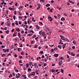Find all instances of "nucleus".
<instances>
[{
  "label": "nucleus",
  "instance_id": "nucleus-53",
  "mask_svg": "<svg viewBox=\"0 0 79 79\" xmlns=\"http://www.w3.org/2000/svg\"><path fill=\"white\" fill-rule=\"evenodd\" d=\"M23 54H24V52H22L21 53V55H23Z\"/></svg>",
  "mask_w": 79,
  "mask_h": 79
},
{
  "label": "nucleus",
  "instance_id": "nucleus-41",
  "mask_svg": "<svg viewBox=\"0 0 79 79\" xmlns=\"http://www.w3.org/2000/svg\"><path fill=\"white\" fill-rule=\"evenodd\" d=\"M37 6H40V4L38 3Z\"/></svg>",
  "mask_w": 79,
  "mask_h": 79
},
{
  "label": "nucleus",
  "instance_id": "nucleus-22",
  "mask_svg": "<svg viewBox=\"0 0 79 79\" xmlns=\"http://www.w3.org/2000/svg\"><path fill=\"white\" fill-rule=\"evenodd\" d=\"M35 37H36V35L35 34L32 36V38H35Z\"/></svg>",
  "mask_w": 79,
  "mask_h": 79
},
{
  "label": "nucleus",
  "instance_id": "nucleus-23",
  "mask_svg": "<svg viewBox=\"0 0 79 79\" xmlns=\"http://www.w3.org/2000/svg\"><path fill=\"white\" fill-rule=\"evenodd\" d=\"M14 48V47H13V45H12L11 46V47H10V50L13 49Z\"/></svg>",
  "mask_w": 79,
  "mask_h": 79
},
{
  "label": "nucleus",
  "instance_id": "nucleus-16",
  "mask_svg": "<svg viewBox=\"0 0 79 79\" xmlns=\"http://www.w3.org/2000/svg\"><path fill=\"white\" fill-rule=\"evenodd\" d=\"M58 47V48H60V49H61V46L59 45L57 46Z\"/></svg>",
  "mask_w": 79,
  "mask_h": 79
},
{
  "label": "nucleus",
  "instance_id": "nucleus-35",
  "mask_svg": "<svg viewBox=\"0 0 79 79\" xmlns=\"http://www.w3.org/2000/svg\"><path fill=\"white\" fill-rule=\"evenodd\" d=\"M9 9L11 11V10H12V8H11V7H9Z\"/></svg>",
  "mask_w": 79,
  "mask_h": 79
},
{
  "label": "nucleus",
  "instance_id": "nucleus-19",
  "mask_svg": "<svg viewBox=\"0 0 79 79\" xmlns=\"http://www.w3.org/2000/svg\"><path fill=\"white\" fill-rule=\"evenodd\" d=\"M15 22H16V23H15V24H16V25H18V21H15Z\"/></svg>",
  "mask_w": 79,
  "mask_h": 79
},
{
  "label": "nucleus",
  "instance_id": "nucleus-33",
  "mask_svg": "<svg viewBox=\"0 0 79 79\" xmlns=\"http://www.w3.org/2000/svg\"><path fill=\"white\" fill-rule=\"evenodd\" d=\"M73 43L74 44H76V41L74 40H73Z\"/></svg>",
  "mask_w": 79,
  "mask_h": 79
},
{
  "label": "nucleus",
  "instance_id": "nucleus-6",
  "mask_svg": "<svg viewBox=\"0 0 79 79\" xmlns=\"http://www.w3.org/2000/svg\"><path fill=\"white\" fill-rule=\"evenodd\" d=\"M16 30L18 32H20L21 31V30L19 29V28L18 27L16 28Z\"/></svg>",
  "mask_w": 79,
  "mask_h": 79
},
{
  "label": "nucleus",
  "instance_id": "nucleus-37",
  "mask_svg": "<svg viewBox=\"0 0 79 79\" xmlns=\"http://www.w3.org/2000/svg\"><path fill=\"white\" fill-rule=\"evenodd\" d=\"M51 51L52 52H54V50H53V49H52Z\"/></svg>",
  "mask_w": 79,
  "mask_h": 79
},
{
  "label": "nucleus",
  "instance_id": "nucleus-59",
  "mask_svg": "<svg viewBox=\"0 0 79 79\" xmlns=\"http://www.w3.org/2000/svg\"><path fill=\"white\" fill-rule=\"evenodd\" d=\"M3 24H4V22H2V23L1 24V25L2 26V25H3Z\"/></svg>",
  "mask_w": 79,
  "mask_h": 79
},
{
  "label": "nucleus",
  "instance_id": "nucleus-34",
  "mask_svg": "<svg viewBox=\"0 0 79 79\" xmlns=\"http://www.w3.org/2000/svg\"><path fill=\"white\" fill-rule=\"evenodd\" d=\"M41 58H45V56H44V55H43L41 57Z\"/></svg>",
  "mask_w": 79,
  "mask_h": 79
},
{
  "label": "nucleus",
  "instance_id": "nucleus-52",
  "mask_svg": "<svg viewBox=\"0 0 79 79\" xmlns=\"http://www.w3.org/2000/svg\"><path fill=\"white\" fill-rule=\"evenodd\" d=\"M24 23L25 24H27V22L26 21H25Z\"/></svg>",
  "mask_w": 79,
  "mask_h": 79
},
{
  "label": "nucleus",
  "instance_id": "nucleus-43",
  "mask_svg": "<svg viewBox=\"0 0 79 79\" xmlns=\"http://www.w3.org/2000/svg\"><path fill=\"white\" fill-rule=\"evenodd\" d=\"M40 29L39 27L38 26L37 27H36V29Z\"/></svg>",
  "mask_w": 79,
  "mask_h": 79
},
{
  "label": "nucleus",
  "instance_id": "nucleus-56",
  "mask_svg": "<svg viewBox=\"0 0 79 79\" xmlns=\"http://www.w3.org/2000/svg\"><path fill=\"white\" fill-rule=\"evenodd\" d=\"M64 16H67V15H66V14L65 13H64Z\"/></svg>",
  "mask_w": 79,
  "mask_h": 79
},
{
  "label": "nucleus",
  "instance_id": "nucleus-21",
  "mask_svg": "<svg viewBox=\"0 0 79 79\" xmlns=\"http://www.w3.org/2000/svg\"><path fill=\"white\" fill-rule=\"evenodd\" d=\"M5 55H6V54H3L2 55V57H4V56H5Z\"/></svg>",
  "mask_w": 79,
  "mask_h": 79
},
{
  "label": "nucleus",
  "instance_id": "nucleus-44",
  "mask_svg": "<svg viewBox=\"0 0 79 79\" xmlns=\"http://www.w3.org/2000/svg\"><path fill=\"white\" fill-rule=\"evenodd\" d=\"M63 32V30H59V32Z\"/></svg>",
  "mask_w": 79,
  "mask_h": 79
},
{
  "label": "nucleus",
  "instance_id": "nucleus-48",
  "mask_svg": "<svg viewBox=\"0 0 79 79\" xmlns=\"http://www.w3.org/2000/svg\"><path fill=\"white\" fill-rule=\"evenodd\" d=\"M40 6H39L37 8V10H39V9H40Z\"/></svg>",
  "mask_w": 79,
  "mask_h": 79
},
{
  "label": "nucleus",
  "instance_id": "nucleus-2",
  "mask_svg": "<svg viewBox=\"0 0 79 79\" xmlns=\"http://www.w3.org/2000/svg\"><path fill=\"white\" fill-rule=\"evenodd\" d=\"M60 36L62 40H64V41L65 40V39H64V36H63L60 35Z\"/></svg>",
  "mask_w": 79,
  "mask_h": 79
},
{
  "label": "nucleus",
  "instance_id": "nucleus-46",
  "mask_svg": "<svg viewBox=\"0 0 79 79\" xmlns=\"http://www.w3.org/2000/svg\"><path fill=\"white\" fill-rule=\"evenodd\" d=\"M40 2H44L45 1L44 0H40Z\"/></svg>",
  "mask_w": 79,
  "mask_h": 79
},
{
  "label": "nucleus",
  "instance_id": "nucleus-63",
  "mask_svg": "<svg viewBox=\"0 0 79 79\" xmlns=\"http://www.w3.org/2000/svg\"><path fill=\"white\" fill-rule=\"evenodd\" d=\"M12 26H15V23H12Z\"/></svg>",
  "mask_w": 79,
  "mask_h": 79
},
{
  "label": "nucleus",
  "instance_id": "nucleus-30",
  "mask_svg": "<svg viewBox=\"0 0 79 79\" xmlns=\"http://www.w3.org/2000/svg\"><path fill=\"white\" fill-rule=\"evenodd\" d=\"M19 58L20 59H21V58H23V56H19Z\"/></svg>",
  "mask_w": 79,
  "mask_h": 79
},
{
  "label": "nucleus",
  "instance_id": "nucleus-31",
  "mask_svg": "<svg viewBox=\"0 0 79 79\" xmlns=\"http://www.w3.org/2000/svg\"><path fill=\"white\" fill-rule=\"evenodd\" d=\"M19 15H22V13H21V12H19Z\"/></svg>",
  "mask_w": 79,
  "mask_h": 79
},
{
  "label": "nucleus",
  "instance_id": "nucleus-3",
  "mask_svg": "<svg viewBox=\"0 0 79 79\" xmlns=\"http://www.w3.org/2000/svg\"><path fill=\"white\" fill-rule=\"evenodd\" d=\"M63 63V61L62 60H60L59 62V65L60 66H61V64Z\"/></svg>",
  "mask_w": 79,
  "mask_h": 79
},
{
  "label": "nucleus",
  "instance_id": "nucleus-55",
  "mask_svg": "<svg viewBox=\"0 0 79 79\" xmlns=\"http://www.w3.org/2000/svg\"><path fill=\"white\" fill-rule=\"evenodd\" d=\"M29 32H32V31H33V30H29Z\"/></svg>",
  "mask_w": 79,
  "mask_h": 79
},
{
  "label": "nucleus",
  "instance_id": "nucleus-62",
  "mask_svg": "<svg viewBox=\"0 0 79 79\" xmlns=\"http://www.w3.org/2000/svg\"><path fill=\"white\" fill-rule=\"evenodd\" d=\"M14 29H13L12 30V32H14Z\"/></svg>",
  "mask_w": 79,
  "mask_h": 79
},
{
  "label": "nucleus",
  "instance_id": "nucleus-57",
  "mask_svg": "<svg viewBox=\"0 0 79 79\" xmlns=\"http://www.w3.org/2000/svg\"><path fill=\"white\" fill-rule=\"evenodd\" d=\"M69 76H70V77H71V75L70 74H68Z\"/></svg>",
  "mask_w": 79,
  "mask_h": 79
},
{
  "label": "nucleus",
  "instance_id": "nucleus-24",
  "mask_svg": "<svg viewBox=\"0 0 79 79\" xmlns=\"http://www.w3.org/2000/svg\"><path fill=\"white\" fill-rule=\"evenodd\" d=\"M13 18L14 20H15V19L16 18V16H15V15H14Z\"/></svg>",
  "mask_w": 79,
  "mask_h": 79
},
{
  "label": "nucleus",
  "instance_id": "nucleus-8",
  "mask_svg": "<svg viewBox=\"0 0 79 79\" xmlns=\"http://www.w3.org/2000/svg\"><path fill=\"white\" fill-rule=\"evenodd\" d=\"M61 21H64L65 19L64 17H62L61 19Z\"/></svg>",
  "mask_w": 79,
  "mask_h": 79
},
{
  "label": "nucleus",
  "instance_id": "nucleus-39",
  "mask_svg": "<svg viewBox=\"0 0 79 79\" xmlns=\"http://www.w3.org/2000/svg\"><path fill=\"white\" fill-rule=\"evenodd\" d=\"M37 47H38V46L35 45V48H37Z\"/></svg>",
  "mask_w": 79,
  "mask_h": 79
},
{
  "label": "nucleus",
  "instance_id": "nucleus-29",
  "mask_svg": "<svg viewBox=\"0 0 79 79\" xmlns=\"http://www.w3.org/2000/svg\"><path fill=\"white\" fill-rule=\"evenodd\" d=\"M54 50L55 51L56 50H58V48H55L54 49Z\"/></svg>",
  "mask_w": 79,
  "mask_h": 79
},
{
  "label": "nucleus",
  "instance_id": "nucleus-15",
  "mask_svg": "<svg viewBox=\"0 0 79 79\" xmlns=\"http://www.w3.org/2000/svg\"><path fill=\"white\" fill-rule=\"evenodd\" d=\"M23 77H24V79H26L27 78V77H26V75H24L23 76Z\"/></svg>",
  "mask_w": 79,
  "mask_h": 79
},
{
  "label": "nucleus",
  "instance_id": "nucleus-51",
  "mask_svg": "<svg viewBox=\"0 0 79 79\" xmlns=\"http://www.w3.org/2000/svg\"><path fill=\"white\" fill-rule=\"evenodd\" d=\"M53 10V9H51L50 11V12H52V10Z\"/></svg>",
  "mask_w": 79,
  "mask_h": 79
},
{
  "label": "nucleus",
  "instance_id": "nucleus-28",
  "mask_svg": "<svg viewBox=\"0 0 79 79\" xmlns=\"http://www.w3.org/2000/svg\"><path fill=\"white\" fill-rule=\"evenodd\" d=\"M40 53H41V54L44 53V52L43 51H41L40 52Z\"/></svg>",
  "mask_w": 79,
  "mask_h": 79
},
{
  "label": "nucleus",
  "instance_id": "nucleus-12",
  "mask_svg": "<svg viewBox=\"0 0 79 79\" xmlns=\"http://www.w3.org/2000/svg\"><path fill=\"white\" fill-rule=\"evenodd\" d=\"M9 32H10V31L7 30L5 31V32H6V34H9Z\"/></svg>",
  "mask_w": 79,
  "mask_h": 79
},
{
  "label": "nucleus",
  "instance_id": "nucleus-32",
  "mask_svg": "<svg viewBox=\"0 0 79 79\" xmlns=\"http://www.w3.org/2000/svg\"><path fill=\"white\" fill-rule=\"evenodd\" d=\"M22 61V60H20L19 61V63H23V62H21Z\"/></svg>",
  "mask_w": 79,
  "mask_h": 79
},
{
  "label": "nucleus",
  "instance_id": "nucleus-38",
  "mask_svg": "<svg viewBox=\"0 0 79 79\" xmlns=\"http://www.w3.org/2000/svg\"><path fill=\"white\" fill-rule=\"evenodd\" d=\"M14 56H15V57L16 58H17V55H16V54H15L14 55Z\"/></svg>",
  "mask_w": 79,
  "mask_h": 79
},
{
  "label": "nucleus",
  "instance_id": "nucleus-64",
  "mask_svg": "<svg viewBox=\"0 0 79 79\" xmlns=\"http://www.w3.org/2000/svg\"><path fill=\"white\" fill-rule=\"evenodd\" d=\"M32 27V26H30V27H29V29H31Z\"/></svg>",
  "mask_w": 79,
  "mask_h": 79
},
{
  "label": "nucleus",
  "instance_id": "nucleus-61",
  "mask_svg": "<svg viewBox=\"0 0 79 79\" xmlns=\"http://www.w3.org/2000/svg\"><path fill=\"white\" fill-rule=\"evenodd\" d=\"M1 37L2 39H3V35H2L1 36Z\"/></svg>",
  "mask_w": 79,
  "mask_h": 79
},
{
  "label": "nucleus",
  "instance_id": "nucleus-50",
  "mask_svg": "<svg viewBox=\"0 0 79 79\" xmlns=\"http://www.w3.org/2000/svg\"><path fill=\"white\" fill-rule=\"evenodd\" d=\"M18 5V3L16 2L15 3V6H17Z\"/></svg>",
  "mask_w": 79,
  "mask_h": 79
},
{
  "label": "nucleus",
  "instance_id": "nucleus-1",
  "mask_svg": "<svg viewBox=\"0 0 79 79\" xmlns=\"http://www.w3.org/2000/svg\"><path fill=\"white\" fill-rule=\"evenodd\" d=\"M11 22L10 21H7L5 23L6 26H10Z\"/></svg>",
  "mask_w": 79,
  "mask_h": 79
},
{
  "label": "nucleus",
  "instance_id": "nucleus-14",
  "mask_svg": "<svg viewBox=\"0 0 79 79\" xmlns=\"http://www.w3.org/2000/svg\"><path fill=\"white\" fill-rule=\"evenodd\" d=\"M65 41H66V42H69V40H68L67 38L65 39Z\"/></svg>",
  "mask_w": 79,
  "mask_h": 79
},
{
  "label": "nucleus",
  "instance_id": "nucleus-27",
  "mask_svg": "<svg viewBox=\"0 0 79 79\" xmlns=\"http://www.w3.org/2000/svg\"><path fill=\"white\" fill-rule=\"evenodd\" d=\"M2 50L4 52H6V49H3Z\"/></svg>",
  "mask_w": 79,
  "mask_h": 79
},
{
  "label": "nucleus",
  "instance_id": "nucleus-18",
  "mask_svg": "<svg viewBox=\"0 0 79 79\" xmlns=\"http://www.w3.org/2000/svg\"><path fill=\"white\" fill-rule=\"evenodd\" d=\"M52 73H55V70H54L53 69H52Z\"/></svg>",
  "mask_w": 79,
  "mask_h": 79
},
{
  "label": "nucleus",
  "instance_id": "nucleus-25",
  "mask_svg": "<svg viewBox=\"0 0 79 79\" xmlns=\"http://www.w3.org/2000/svg\"><path fill=\"white\" fill-rule=\"evenodd\" d=\"M61 72L62 73H63L64 71L63 69H61Z\"/></svg>",
  "mask_w": 79,
  "mask_h": 79
},
{
  "label": "nucleus",
  "instance_id": "nucleus-13",
  "mask_svg": "<svg viewBox=\"0 0 79 79\" xmlns=\"http://www.w3.org/2000/svg\"><path fill=\"white\" fill-rule=\"evenodd\" d=\"M50 6V5L49 4H47L46 5V7H48V6Z\"/></svg>",
  "mask_w": 79,
  "mask_h": 79
},
{
  "label": "nucleus",
  "instance_id": "nucleus-4",
  "mask_svg": "<svg viewBox=\"0 0 79 79\" xmlns=\"http://www.w3.org/2000/svg\"><path fill=\"white\" fill-rule=\"evenodd\" d=\"M59 54H54V56L55 57H57L58 56Z\"/></svg>",
  "mask_w": 79,
  "mask_h": 79
},
{
  "label": "nucleus",
  "instance_id": "nucleus-7",
  "mask_svg": "<svg viewBox=\"0 0 79 79\" xmlns=\"http://www.w3.org/2000/svg\"><path fill=\"white\" fill-rule=\"evenodd\" d=\"M71 55L72 56H75V54H73V52H71Z\"/></svg>",
  "mask_w": 79,
  "mask_h": 79
},
{
  "label": "nucleus",
  "instance_id": "nucleus-49",
  "mask_svg": "<svg viewBox=\"0 0 79 79\" xmlns=\"http://www.w3.org/2000/svg\"><path fill=\"white\" fill-rule=\"evenodd\" d=\"M44 66H47V64L46 63L44 64Z\"/></svg>",
  "mask_w": 79,
  "mask_h": 79
},
{
  "label": "nucleus",
  "instance_id": "nucleus-5",
  "mask_svg": "<svg viewBox=\"0 0 79 79\" xmlns=\"http://www.w3.org/2000/svg\"><path fill=\"white\" fill-rule=\"evenodd\" d=\"M37 64V63H35L34 64V65L35 66V68L36 67V68H38V65H37V64Z\"/></svg>",
  "mask_w": 79,
  "mask_h": 79
},
{
  "label": "nucleus",
  "instance_id": "nucleus-60",
  "mask_svg": "<svg viewBox=\"0 0 79 79\" xmlns=\"http://www.w3.org/2000/svg\"><path fill=\"white\" fill-rule=\"evenodd\" d=\"M67 58H69V56L68 55H67Z\"/></svg>",
  "mask_w": 79,
  "mask_h": 79
},
{
  "label": "nucleus",
  "instance_id": "nucleus-47",
  "mask_svg": "<svg viewBox=\"0 0 79 79\" xmlns=\"http://www.w3.org/2000/svg\"><path fill=\"white\" fill-rule=\"evenodd\" d=\"M15 71H16V72H17V73H18V70L16 69L15 70Z\"/></svg>",
  "mask_w": 79,
  "mask_h": 79
},
{
  "label": "nucleus",
  "instance_id": "nucleus-45",
  "mask_svg": "<svg viewBox=\"0 0 79 79\" xmlns=\"http://www.w3.org/2000/svg\"><path fill=\"white\" fill-rule=\"evenodd\" d=\"M39 23H40V24H41L42 25H43V24H44L42 22H39Z\"/></svg>",
  "mask_w": 79,
  "mask_h": 79
},
{
  "label": "nucleus",
  "instance_id": "nucleus-36",
  "mask_svg": "<svg viewBox=\"0 0 79 79\" xmlns=\"http://www.w3.org/2000/svg\"><path fill=\"white\" fill-rule=\"evenodd\" d=\"M39 34H40V35H41V34H42V31H39Z\"/></svg>",
  "mask_w": 79,
  "mask_h": 79
},
{
  "label": "nucleus",
  "instance_id": "nucleus-54",
  "mask_svg": "<svg viewBox=\"0 0 79 79\" xmlns=\"http://www.w3.org/2000/svg\"><path fill=\"white\" fill-rule=\"evenodd\" d=\"M55 23L56 24H57V25H58V23L55 22Z\"/></svg>",
  "mask_w": 79,
  "mask_h": 79
},
{
  "label": "nucleus",
  "instance_id": "nucleus-42",
  "mask_svg": "<svg viewBox=\"0 0 79 79\" xmlns=\"http://www.w3.org/2000/svg\"><path fill=\"white\" fill-rule=\"evenodd\" d=\"M60 60H63V58L62 57H60Z\"/></svg>",
  "mask_w": 79,
  "mask_h": 79
},
{
  "label": "nucleus",
  "instance_id": "nucleus-10",
  "mask_svg": "<svg viewBox=\"0 0 79 79\" xmlns=\"http://www.w3.org/2000/svg\"><path fill=\"white\" fill-rule=\"evenodd\" d=\"M42 35L43 36H45V32H42Z\"/></svg>",
  "mask_w": 79,
  "mask_h": 79
},
{
  "label": "nucleus",
  "instance_id": "nucleus-11",
  "mask_svg": "<svg viewBox=\"0 0 79 79\" xmlns=\"http://www.w3.org/2000/svg\"><path fill=\"white\" fill-rule=\"evenodd\" d=\"M65 46H66V44H64V45L62 46L63 48H64V47H65Z\"/></svg>",
  "mask_w": 79,
  "mask_h": 79
},
{
  "label": "nucleus",
  "instance_id": "nucleus-17",
  "mask_svg": "<svg viewBox=\"0 0 79 79\" xmlns=\"http://www.w3.org/2000/svg\"><path fill=\"white\" fill-rule=\"evenodd\" d=\"M31 70H32V69H30V68H28V71H27V72H29V71H31Z\"/></svg>",
  "mask_w": 79,
  "mask_h": 79
},
{
  "label": "nucleus",
  "instance_id": "nucleus-20",
  "mask_svg": "<svg viewBox=\"0 0 79 79\" xmlns=\"http://www.w3.org/2000/svg\"><path fill=\"white\" fill-rule=\"evenodd\" d=\"M16 34V33H14L13 35V37H15V36H16V35L15 34Z\"/></svg>",
  "mask_w": 79,
  "mask_h": 79
},
{
  "label": "nucleus",
  "instance_id": "nucleus-58",
  "mask_svg": "<svg viewBox=\"0 0 79 79\" xmlns=\"http://www.w3.org/2000/svg\"><path fill=\"white\" fill-rule=\"evenodd\" d=\"M43 19H43V18H41L40 19V20L41 21H42V20H43Z\"/></svg>",
  "mask_w": 79,
  "mask_h": 79
},
{
  "label": "nucleus",
  "instance_id": "nucleus-9",
  "mask_svg": "<svg viewBox=\"0 0 79 79\" xmlns=\"http://www.w3.org/2000/svg\"><path fill=\"white\" fill-rule=\"evenodd\" d=\"M18 35L19 38H20V39H21V35L20 34V33H18Z\"/></svg>",
  "mask_w": 79,
  "mask_h": 79
},
{
  "label": "nucleus",
  "instance_id": "nucleus-26",
  "mask_svg": "<svg viewBox=\"0 0 79 79\" xmlns=\"http://www.w3.org/2000/svg\"><path fill=\"white\" fill-rule=\"evenodd\" d=\"M26 65L27 66L26 68H27L28 67H29V64H27Z\"/></svg>",
  "mask_w": 79,
  "mask_h": 79
},
{
  "label": "nucleus",
  "instance_id": "nucleus-40",
  "mask_svg": "<svg viewBox=\"0 0 79 79\" xmlns=\"http://www.w3.org/2000/svg\"><path fill=\"white\" fill-rule=\"evenodd\" d=\"M48 18L49 19H52V17H48Z\"/></svg>",
  "mask_w": 79,
  "mask_h": 79
}]
</instances>
